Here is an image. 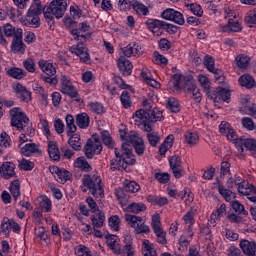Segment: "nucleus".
I'll list each match as a JSON object with an SVG mask.
<instances>
[{
    "instance_id": "obj_6",
    "label": "nucleus",
    "mask_w": 256,
    "mask_h": 256,
    "mask_svg": "<svg viewBox=\"0 0 256 256\" xmlns=\"http://www.w3.org/2000/svg\"><path fill=\"white\" fill-rule=\"evenodd\" d=\"M10 123L17 131H23L29 125V117L20 107H14L9 111Z\"/></svg>"
},
{
    "instance_id": "obj_33",
    "label": "nucleus",
    "mask_w": 256,
    "mask_h": 256,
    "mask_svg": "<svg viewBox=\"0 0 256 256\" xmlns=\"http://www.w3.org/2000/svg\"><path fill=\"white\" fill-rule=\"evenodd\" d=\"M142 254L144 256H158L155 244L151 243L148 239H144L142 242Z\"/></svg>"
},
{
    "instance_id": "obj_9",
    "label": "nucleus",
    "mask_w": 256,
    "mask_h": 256,
    "mask_svg": "<svg viewBox=\"0 0 256 256\" xmlns=\"http://www.w3.org/2000/svg\"><path fill=\"white\" fill-rule=\"evenodd\" d=\"M101 151H103V145L99 138L88 139L84 147V154L87 159H93L95 155H101Z\"/></svg>"
},
{
    "instance_id": "obj_8",
    "label": "nucleus",
    "mask_w": 256,
    "mask_h": 256,
    "mask_svg": "<svg viewBox=\"0 0 256 256\" xmlns=\"http://www.w3.org/2000/svg\"><path fill=\"white\" fill-rule=\"evenodd\" d=\"M41 6H37V9H30L26 16L22 19V25L25 27H32L33 29H37L41 27Z\"/></svg>"
},
{
    "instance_id": "obj_42",
    "label": "nucleus",
    "mask_w": 256,
    "mask_h": 256,
    "mask_svg": "<svg viewBox=\"0 0 256 256\" xmlns=\"http://www.w3.org/2000/svg\"><path fill=\"white\" fill-rule=\"evenodd\" d=\"M94 229H101L105 223V213L103 211H98L96 215L90 217Z\"/></svg>"
},
{
    "instance_id": "obj_23",
    "label": "nucleus",
    "mask_w": 256,
    "mask_h": 256,
    "mask_svg": "<svg viewBox=\"0 0 256 256\" xmlns=\"http://www.w3.org/2000/svg\"><path fill=\"white\" fill-rule=\"evenodd\" d=\"M183 137V143L184 145H187V147L193 148L196 147V145H199V133H197L196 131L187 130L186 132H184Z\"/></svg>"
},
{
    "instance_id": "obj_11",
    "label": "nucleus",
    "mask_w": 256,
    "mask_h": 256,
    "mask_svg": "<svg viewBox=\"0 0 256 256\" xmlns=\"http://www.w3.org/2000/svg\"><path fill=\"white\" fill-rule=\"evenodd\" d=\"M162 19L166 21H172L176 23V25H185V18L183 17V13L173 9L167 8L161 13Z\"/></svg>"
},
{
    "instance_id": "obj_24",
    "label": "nucleus",
    "mask_w": 256,
    "mask_h": 256,
    "mask_svg": "<svg viewBox=\"0 0 256 256\" xmlns=\"http://www.w3.org/2000/svg\"><path fill=\"white\" fill-rule=\"evenodd\" d=\"M211 99L219 103L224 101V103H229L231 101V91L227 88H217L215 93L212 94Z\"/></svg>"
},
{
    "instance_id": "obj_49",
    "label": "nucleus",
    "mask_w": 256,
    "mask_h": 256,
    "mask_svg": "<svg viewBox=\"0 0 256 256\" xmlns=\"http://www.w3.org/2000/svg\"><path fill=\"white\" fill-rule=\"evenodd\" d=\"M230 207H231V209H233V211L237 215H244V216L249 215V212L247 210H245V206L243 204H241V202H239V200H234V201L230 202Z\"/></svg>"
},
{
    "instance_id": "obj_2",
    "label": "nucleus",
    "mask_w": 256,
    "mask_h": 256,
    "mask_svg": "<svg viewBox=\"0 0 256 256\" xmlns=\"http://www.w3.org/2000/svg\"><path fill=\"white\" fill-rule=\"evenodd\" d=\"M115 160H111V171H121V169H127L129 165H135L137 159L133 155V150L129 149L128 144H122L121 149L114 148Z\"/></svg>"
},
{
    "instance_id": "obj_63",
    "label": "nucleus",
    "mask_w": 256,
    "mask_h": 256,
    "mask_svg": "<svg viewBox=\"0 0 256 256\" xmlns=\"http://www.w3.org/2000/svg\"><path fill=\"white\" fill-rule=\"evenodd\" d=\"M204 66L206 67V69L209 71H215V58H213V56L207 54L204 57Z\"/></svg>"
},
{
    "instance_id": "obj_44",
    "label": "nucleus",
    "mask_w": 256,
    "mask_h": 256,
    "mask_svg": "<svg viewBox=\"0 0 256 256\" xmlns=\"http://www.w3.org/2000/svg\"><path fill=\"white\" fill-rule=\"evenodd\" d=\"M166 109L171 111V113H179L181 111V105H179V101L175 97H170L166 100Z\"/></svg>"
},
{
    "instance_id": "obj_29",
    "label": "nucleus",
    "mask_w": 256,
    "mask_h": 256,
    "mask_svg": "<svg viewBox=\"0 0 256 256\" xmlns=\"http://www.w3.org/2000/svg\"><path fill=\"white\" fill-rule=\"evenodd\" d=\"M5 72L8 77H11L12 79H17L18 81H21V79H25V77H27V72H25V70L15 66L8 69L5 68Z\"/></svg>"
},
{
    "instance_id": "obj_12",
    "label": "nucleus",
    "mask_w": 256,
    "mask_h": 256,
    "mask_svg": "<svg viewBox=\"0 0 256 256\" xmlns=\"http://www.w3.org/2000/svg\"><path fill=\"white\" fill-rule=\"evenodd\" d=\"M50 173L54 175V177H56V181L62 185H65L67 181H71V179H73V174H71V172L65 168H59L58 166L50 167Z\"/></svg>"
},
{
    "instance_id": "obj_16",
    "label": "nucleus",
    "mask_w": 256,
    "mask_h": 256,
    "mask_svg": "<svg viewBox=\"0 0 256 256\" xmlns=\"http://www.w3.org/2000/svg\"><path fill=\"white\" fill-rule=\"evenodd\" d=\"M124 57H141L143 51H141V45L137 42H130L126 47L122 48Z\"/></svg>"
},
{
    "instance_id": "obj_4",
    "label": "nucleus",
    "mask_w": 256,
    "mask_h": 256,
    "mask_svg": "<svg viewBox=\"0 0 256 256\" xmlns=\"http://www.w3.org/2000/svg\"><path fill=\"white\" fill-rule=\"evenodd\" d=\"M67 11V1L53 0L48 6L43 7V15L50 29L55 25V18L61 19Z\"/></svg>"
},
{
    "instance_id": "obj_50",
    "label": "nucleus",
    "mask_w": 256,
    "mask_h": 256,
    "mask_svg": "<svg viewBox=\"0 0 256 256\" xmlns=\"http://www.w3.org/2000/svg\"><path fill=\"white\" fill-rule=\"evenodd\" d=\"M39 151V145L35 143L25 144L24 147L21 148V153L25 157H31L32 153H37Z\"/></svg>"
},
{
    "instance_id": "obj_58",
    "label": "nucleus",
    "mask_w": 256,
    "mask_h": 256,
    "mask_svg": "<svg viewBox=\"0 0 256 256\" xmlns=\"http://www.w3.org/2000/svg\"><path fill=\"white\" fill-rule=\"evenodd\" d=\"M0 231L6 236L11 234V220L8 217L3 218L0 224Z\"/></svg>"
},
{
    "instance_id": "obj_22",
    "label": "nucleus",
    "mask_w": 256,
    "mask_h": 256,
    "mask_svg": "<svg viewBox=\"0 0 256 256\" xmlns=\"http://www.w3.org/2000/svg\"><path fill=\"white\" fill-rule=\"evenodd\" d=\"M38 67L45 75L55 76L57 75V68L51 60L40 59L38 61Z\"/></svg>"
},
{
    "instance_id": "obj_21",
    "label": "nucleus",
    "mask_w": 256,
    "mask_h": 256,
    "mask_svg": "<svg viewBox=\"0 0 256 256\" xmlns=\"http://www.w3.org/2000/svg\"><path fill=\"white\" fill-rule=\"evenodd\" d=\"M0 175L3 179H12V177H17L15 172V163L13 162H4L0 166Z\"/></svg>"
},
{
    "instance_id": "obj_52",
    "label": "nucleus",
    "mask_w": 256,
    "mask_h": 256,
    "mask_svg": "<svg viewBox=\"0 0 256 256\" xmlns=\"http://www.w3.org/2000/svg\"><path fill=\"white\" fill-rule=\"evenodd\" d=\"M124 189L128 193H137L141 189V186L136 181L126 180L124 182Z\"/></svg>"
},
{
    "instance_id": "obj_7",
    "label": "nucleus",
    "mask_w": 256,
    "mask_h": 256,
    "mask_svg": "<svg viewBox=\"0 0 256 256\" xmlns=\"http://www.w3.org/2000/svg\"><path fill=\"white\" fill-rule=\"evenodd\" d=\"M61 93H63V95H68L71 99H75L76 103L81 102L79 91L77 90V87L71 83L69 76H61Z\"/></svg>"
},
{
    "instance_id": "obj_43",
    "label": "nucleus",
    "mask_w": 256,
    "mask_h": 256,
    "mask_svg": "<svg viewBox=\"0 0 256 256\" xmlns=\"http://www.w3.org/2000/svg\"><path fill=\"white\" fill-rule=\"evenodd\" d=\"M218 193L223 197L227 203H231L235 199L236 194L230 189L225 188L223 185L218 186Z\"/></svg>"
},
{
    "instance_id": "obj_55",
    "label": "nucleus",
    "mask_w": 256,
    "mask_h": 256,
    "mask_svg": "<svg viewBox=\"0 0 256 256\" xmlns=\"http://www.w3.org/2000/svg\"><path fill=\"white\" fill-rule=\"evenodd\" d=\"M120 140L123 141L122 145H128V149H131L129 143H131V137H133V133L129 134L127 129H119Z\"/></svg>"
},
{
    "instance_id": "obj_62",
    "label": "nucleus",
    "mask_w": 256,
    "mask_h": 256,
    "mask_svg": "<svg viewBox=\"0 0 256 256\" xmlns=\"http://www.w3.org/2000/svg\"><path fill=\"white\" fill-rule=\"evenodd\" d=\"M133 5V0H118V9L122 13H126V11H131V7Z\"/></svg>"
},
{
    "instance_id": "obj_28",
    "label": "nucleus",
    "mask_w": 256,
    "mask_h": 256,
    "mask_svg": "<svg viewBox=\"0 0 256 256\" xmlns=\"http://www.w3.org/2000/svg\"><path fill=\"white\" fill-rule=\"evenodd\" d=\"M182 89L184 92L189 95L191 91H195L197 89V84L195 83V78L192 75H186L182 79Z\"/></svg>"
},
{
    "instance_id": "obj_34",
    "label": "nucleus",
    "mask_w": 256,
    "mask_h": 256,
    "mask_svg": "<svg viewBox=\"0 0 256 256\" xmlns=\"http://www.w3.org/2000/svg\"><path fill=\"white\" fill-rule=\"evenodd\" d=\"M143 211H147V205L142 202H132L126 207V213H134L135 215H138V213H143Z\"/></svg>"
},
{
    "instance_id": "obj_36",
    "label": "nucleus",
    "mask_w": 256,
    "mask_h": 256,
    "mask_svg": "<svg viewBox=\"0 0 256 256\" xmlns=\"http://www.w3.org/2000/svg\"><path fill=\"white\" fill-rule=\"evenodd\" d=\"M131 5V9L135 11L136 15H143L144 17H147V15H149V8L145 6V4L137 0H132Z\"/></svg>"
},
{
    "instance_id": "obj_40",
    "label": "nucleus",
    "mask_w": 256,
    "mask_h": 256,
    "mask_svg": "<svg viewBox=\"0 0 256 256\" xmlns=\"http://www.w3.org/2000/svg\"><path fill=\"white\" fill-rule=\"evenodd\" d=\"M91 123L88 113H80L76 116V125L79 129H87Z\"/></svg>"
},
{
    "instance_id": "obj_31",
    "label": "nucleus",
    "mask_w": 256,
    "mask_h": 256,
    "mask_svg": "<svg viewBox=\"0 0 256 256\" xmlns=\"http://www.w3.org/2000/svg\"><path fill=\"white\" fill-rule=\"evenodd\" d=\"M25 43H23V34L13 38L11 43V51L14 53H25Z\"/></svg>"
},
{
    "instance_id": "obj_30",
    "label": "nucleus",
    "mask_w": 256,
    "mask_h": 256,
    "mask_svg": "<svg viewBox=\"0 0 256 256\" xmlns=\"http://www.w3.org/2000/svg\"><path fill=\"white\" fill-rule=\"evenodd\" d=\"M146 201L151 203V205H155L156 207H165V205H169V199L161 195L150 194L147 196Z\"/></svg>"
},
{
    "instance_id": "obj_35",
    "label": "nucleus",
    "mask_w": 256,
    "mask_h": 256,
    "mask_svg": "<svg viewBox=\"0 0 256 256\" xmlns=\"http://www.w3.org/2000/svg\"><path fill=\"white\" fill-rule=\"evenodd\" d=\"M68 145L73 149V151H81L83 147V142L81 141V136L79 134L73 133L68 136Z\"/></svg>"
},
{
    "instance_id": "obj_5",
    "label": "nucleus",
    "mask_w": 256,
    "mask_h": 256,
    "mask_svg": "<svg viewBox=\"0 0 256 256\" xmlns=\"http://www.w3.org/2000/svg\"><path fill=\"white\" fill-rule=\"evenodd\" d=\"M125 221L134 229L135 235H149L151 228L147 225L145 216H137L133 214H125Z\"/></svg>"
},
{
    "instance_id": "obj_19",
    "label": "nucleus",
    "mask_w": 256,
    "mask_h": 256,
    "mask_svg": "<svg viewBox=\"0 0 256 256\" xmlns=\"http://www.w3.org/2000/svg\"><path fill=\"white\" fill-rule=\"evenodd\" d=\"M107 247L115 254L121 255V245H119V236L108 234L105 236Z\"/></svg>"
},
{
    "instance_id": "obj_1",
    "label": "nucleus",
    "mask_w": 256,
    "mask_h": 256,
    "mask_svg": "<svg viewBox=\"0 0 256 256\" xmlns=\"http://www.w3.org/2000/svg\"><path fill=\"white\" fill-rule=\"evenodd\" d=\"M133 119H138L144 127V131L147 132V140L151 147H157L161 138L157 132L153 131V123L157 121H163L165 116H163V111L160 108L154 109H139L133 114Z\"/></svg>"
},
{
    "instance_id": "obj_64",
    "label": "nucleus",
    "mask_w": 256,
    "mask_h": 256,
    "mask_svg": "<svg viewBox=\"0 0 256 256\" xmlns=\"http://www.w3.org/2000/svg\"><path fill=\"white\" fill-rule=\"evenodd\" d=\"M70 15L72 19H81L83 16V10L77 5L70 6Z\"/></svg>"
},
{
    "instance_id": "obj_37",
    "label": "nucleus",
    "mask_w": 256,
    "mask_h": 256,
    "mask_svg": "<svg viewBox=\"0 0 256 256\" xmlns=\"http://www.w3.org/2000/svg\"><path fill=\"white\" fill-rule=\"evenodd\" d=\"M100 137L105 147H107L108 149H115V140H113V137L111 136V133H109L108 130H102L100 132Z\"/></svg>"
},
{
    "instance_id": "obj_39",
    "label": "nucleus",
    "mask_w": 256,
    "mask_h": 256,
    "mask_svg": "<svg viewBox=\"0 0 256 256\" xmlns=\"http://www.w3.org/2000/svg\"><path fill=\"white\" fill-rule=\"evenodd\" d=\"M238 81L241 87H245L246 89H253L256 85L255 78L249 74L240 76Z\"/></svg>"
},
{
    "instance_id": "obj_45",
    "label": "nucleus",
    "mask_w": 256,
    "mask_h": 256,
    "mask_svg": "<svg viewBox=\"0 0 256 256\" xmlns=\"http://www.w3.org/2000/svg\"><path fill=\"white\" fill-rule=\"evenodd\" d=\"M60 157L62 161H71L75 157V151L69 148L67 145H62L60 147Z\"/></svg>"
},
{
    "instance_id": "obj_25",
    "label": "nucleus",
    "mask_w": 256,
    "mask_h": 256,
    "mask_svg": "<svg viewBox=\"0 0 256 256\" xmlns=\"http://www.w3.org/2000/svg\"><path fill=\"white\" fill-rule=\"evenodd\" d=\"M3 33L5 37L15 39L19 37V35H23V29L19 27H15L9 23L4 24Z\"/></svg>"
},
{
    "instance_id": "obj_60",
    "label": "nucleus",
    "mask_w": 256,
    "mask_h": 256,
    "mask_svg": "<svg viewBox=\"0 0 256 256\" xmlns=\"http://www.w3.org/2000/svg\"><path fill=\"white\" fill-rule=\"evenodd\" d=\"M245 23L248 24V27H253V25H256V8H253L247 12Z\"/></svg>"
},
{
    "instance_id": "obj_26",
    "label": "nucleus",
    "mask_w": 256,
    "mask_h": 256,
    "mask_svg": "<svg viewBox=\"0 0 256 256\" xmlns=\"http://www.w3.org/2000/svg\"><path fill=\"white\" fill-rule=\"evenodd\" d=\"M219 132L221 133V135H224L225 137H227V139H233L234 137H237V132L235 131V129H233L231 124L227 121H222L220 123Z\"/></svg>"
},
{
    "instance_id": "obj_53",
    "label": "nucleus",
    "mask_w": 256,
    "mask_h": 256,
    "mask_svg": "<svg viewBox=\"0 0 256 256\" xmlns=\"http://www.w3.org/2000/svg\"><path fill=\"white\" fill-rule=\"evenodd\" d=\"M88 107L92 113H96V115H103L105 113V106L100 102H89Z\"/></svg>"
},
{
    "instance_id": "obj_17",
    "label": "nucleus",
    "mask_w": 256,
    "mask_h": 256,
    "mask_svg": "<svg viewBox=\"0 0 256 256\" xmlns=\"http://www.w3.org/2000/svg\"><path fill=\"white\" fill-rule=\"evenodd\" d=\"M118 69L124 77H129L133 73V63L125 56H120L117 61Z\"/></svg>"
},
{
    "instance_id": "obj_56",
    "label": "nucleus",
    "mask_w": 256,
    "mask_h": 256,
    "mask_svg": "<svg viewBox=\"0 0 256 256\" xmlns=\"http://www.w3.org/2000/svg\"><path fill=\"white\" fill-rule=\"evenodd\" d=\"M108 225L111 231H119L121 219L117 215L110 216L108 219Z\"/></svg>"
},
{
    "instance_id": "obj_48",
    "label": "nucleus",
    "mask_w": 256,
    "mask_h": 256,
    "mask_svg": "<svg viewBox=\"0 0 256 256\" xmlns=\"http://www.w3.org/2000/svg\"><path fill=\"white\" fill-rule=\"evenodd\" d=\"M120 103L124 109H131L133 102L131 101V94L124 90L120 95Z\"/></svg>"
},
{
    "instance_id": "obj_57",
    "label": "nucleus",
    "mask_w": 256,
    "mask_h": 256,
    "mask_svg": "<svg viewBox=\"0 0 256 256\" xmlns=\"http://www.w3.org/2000/svg\"><path fill=\"white\" fill-rule=\"evenodd\" d=\"M40 209L44 211V213H50V211L53 209V202L49 197L44 196L42 200L40 201Z\"/></svg>"
},
{
    "instance_id": "obj_14",
    "label": "nucleus",
    "mask_w": 256,
    "mask_h": 256,
    "mask_svg": "<svg viewBox=\"0 0 256 256\" xmlns=\"http://www.w3.org/2000/svg\"><path fill=\"white\" fill-rule=\"evenodd\" d=\"M130 143L132 144V147L136 155L141 157V155L145 154V149H146L145 140L143 139V136H141V134L137 132H133L130 138Z\"/></svg>"
},
{
    "instance_id": "obj_15",
    "label": "nucleus",
    "mask_w": 256,
    "mask_h": 256,
    "mask_svg": "<svg viewBox=\"0 0 256 256\" xmlns=\"http://www.w3.org/2000/svg\"><path fill=\"white\" fill-rule=\"evenodd\" d=\"M164 23H165V21L155 19V18H148L145 21V25H146L147 29L149 31H151V33H153V35H157L158 37H160V35H163L162 31H163Z\"/></svg>"
},
{
    "instance_id": "obj_46",
    "label": "nucleus",
    "mask_w": 256,
    "mask_h": 256,
    "mask_svg": "<svg viewBox=\"0 0 256 256\" xmlns=\"http://www.w3.org/2000/svg\"><path fill=\"white\" fill-rule=\"evenodd\" d=\"M153 233L156 236V243L167 245V232L163 230V227L154 229Z\"/></svg>"
},
{
    "instance_id": "obj_13",
    "label": "nucleus",
    "mask_w": 256,
    "mask_h": 256,
    "mask_svg": "<svg viewBox=\"0 0 256 256\" xmlns=\"http://www.w3.org/2000/svg\"><path fill=\"white\" fill-rule=\"evenodd\" d=\"M222 33H241L243 24L240 18H229L228 22L221 26Z\"/></svg>"
},
{
    "instance_id": "obj_27",
    "label": "nucleus",
    "mask_w": 256,
    "mask_h": 256,
    "mask_svg": "<svg viewBox=\"0 0 256 256\" xmlns=\"http://www.w3.org/2000/svg\"><path fill=\"white\" fill-rule=\"evenodd\" d=\"M47 151L52 161H61V151L59 150V146H57V142L49 141Z\"/></svg>"
},
{
    "instance_id": "obj_47",
    "label": "nucleus",
    "mask_w": 256,
    "mask_h": 256,
    "mask_svg": "<svg viewBox=\"0 0 256 256\" xmlns=\"http://www.w3.org/2000/svg\"><path fill=\"white\" fill-rule=\"evenodd\" d=\"M67 136L73 135L77 131V126L75 125V118L71 114H67L66 118Z\"/></svg>"
},
{
    "instance_id": "obj_32",
    "label": "nucleus",
    "mask_w": 256,
    "mask_h": 256,
    "mask_svg": "<svg viewBox=\"0 0 256 256\" xmlns=\"http://www.w3.org/2000/svg\"><path fill=\"white\" fill-rule=\"evenodd\" d=\"M8 189L14 201H18L21 197V181H19V179L11 181Z\"/></svg>"
},
{
    "instance_id": "obj_38",
    "label": "nucleus",
    "mask_w": 256,
    "mask_h": 256,
    "mask_svg": "<svg viewBox=\"0 0 256 256\" xmlns=\"http://www.w3.org/2000/svg\"><path fill=\"white\" fill-rule=\"evenodd\" d=\"M74 167L81 169V171L85 173H91V171H93V167H91V164H89L85 157H78L74 161Z\"/></svg>"
},
{
    "instance_id": "obj_59",
    "label": "nucleus",
    "mask_w": 256,
    "mask_h": 256,
    "mask_svg": "<svg viewBox=\"0 0 256 256\" xmlns=\"http://www.w3.org/2000/svg\"><path fill=\"white\" fill-rule=\"evenodd\" d=\"M197 79H198V83L200 84V86L204 91H209V89H211V80H209V77L203 74H200L198 75Z\"/></svg>"
},
{
    "instance_id": "obj_18",
    "label": "nucleus",
    "mask_w": 256,
    "mask_h": 256,
    "mask_svg": "<svg viewBox=\"0 0 256 256\" xmlns=\"http://www.w3.org/2000/svg\"><path fill=\"white\" fill-rule=\"evenodd\" d=\"M16 97L20 99L23 103H29L31 101V91L27 90V87L23 86L21 83H17L13 87Z\"/></svg>"
},
{
    "instance_id": "obj_20",
    "label": "nucleus",
    "mask_w": 256,
    "mask_h": 256,
    "mask_svg": "<svg viewBox=\"0 0 256 256\" xmlns=\"http://www.w3.org/2000/svg\"><path fill=\"white\" fill-rule=\"evenodd\" d=\"M239 247L246 256H256V241L247 239L240 240Z\"/></svg>"
},
{
    "instance_id": "obj_51",
    "label": "nucleus",
    "mask_w": 256,
    "mask_h": 256,
    "mask_svg": "<svg viewBox=\"0 0 256 256\" xmlns=\"http://www.w3.org/2000/svg\"><path fill=\"white\" fill-rule=\"evenodd\" d=\"M185 7L188 11H191L196 17H203V7L197 3H187Z\"/></svg>"
},
{
    "instance_id": "obj_3",
    "label": "nucleus",
    "mask_w": 256,
    "mask_h": 256,
    "mask_svg": "<svg viewBox=\"0 0 256 256\" xmlns=\"http://www.w3.org/2000/svg\"><path fill=\"white\" fill-rule=\"evenodd\" d=\"M80 189L82 193H87L88 191L93 197H100V199L105 198L103 180L101 176L97 174H84Z\"/></svg>"
},
{
    "instance_id": "obj_10",
    "label": "nucleus",
    "mask_w": 256,
    "mask_h": 256,
    "mask_svg": "<svg viewBox=\"0 0 256 256\" xmlns=\"http://www.w3.org/2000/svg\"><path fill=\"white\" fill-rule=\"evenodd\" d=\"M170 169L175 179H181L185 176V168H183V159L179 155H173L169 158Z\"/></svg>"
},
{
    "instance_id": "obj_41",
    "label": "nucleus",
    "mask_w": 256,
    "mask_h": 256,
    "mask_svg": "<svg viewBox=\"0 0 256 256\" xmlns=\"http://www.w3.org/2000/svg\"><path fill=\"white\" fill-rule=\"evenodd\" d=\"M34 235L37 237V239H40V241H44L46 245H49L51 238L49 237V232L45 230V227L39 226L35 228Z\"/></svg>"
},
{
    "instance_id": "obj_54",
    "label": "nucleus",
    "mask_w": 256,
    "mask_h": 256,
    "mask_svg": "<svg viewBox=\"0 0 256 256\" xmlns=\"http://www.w3.org/2000/svg\"><path fill=\"white\" fill-rule=\"evenodd\" d=\"M249 61H251V58L245 54H239L236 57V64L239 69H247V67H249Z\"/></svg>"
},
{
    "instance_id": "obj_61",
    "label": "nucleus",
    "mask_w": 256,
    "mask_h": 256,
    "mask_svg": "<svg viewBox=\"0 0 256 256\" xmlns=\"http://www.w3.org/2000/svg\"><path fill=\"white\" fill-rule=\"evenodd\" d=\"M241 123L246 131H255L256 129L255 122L250 117H243Z\"/></svg>"
}]
</instances>
